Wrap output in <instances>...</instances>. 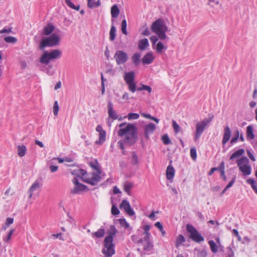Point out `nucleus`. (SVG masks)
Segmentation results:
<instances>
[{"label":"nucleus","mask_w":257,"mask_h":257,"mask_svg":"<svg viewBox=\"0 0 257 257\" xmlns=\"http://www.w3.org/2000/svg\"><path fill=\"white\" fill-rule=\"evenodd\" d=\"M119 137L124 136L123 140L118 141L117 144L121 150L124 149V145L133 146L138 140V132L136 125L133 123H128L126 127L119 129L117 132Z\"/></svg>","instance_id":"1"},{"label":"nucleus","mask_w":257,"mask_h":257,"mask_svg":"<svg viewBox=\"0 0 257 257\" xmlns=\"http://www.w3.org/2000/svg\"><path fill=\"white\" fill-rule=\"evenodd\" d=\"M106 233L107 235L103 240L102 252L105 257H111L115 253V244L113 241L117 230L114 225H111Z\"/></svg>","instance_id":"2"},{"label":"nucleus","mask_w":257,"mask_h":257,"mask_svg":"<svg viewBox=\"0 0 257 257\" xmlns=\"http://www.w3.org/2000/svg\"><path fill=\"white\" fill-rule=\"evenodd\" d=\"M151 30L158 35L160 40H164L167 38L166 33L168 31V27L162 19H159L152 23Z\"/></svg>","instance_id":"3"},{"label":"nucleus","mask_w":257,"mask_h":257,"mask_svg":"<svg viewBox=\"0 0 257 257\" xmlns=\"http://www.w3.org/2000/svg\"><path fill=\"white\" fill-rule=\"evenodd\" d=\"M60 37L56 33L51 34L50 36L43 38L40 43V49L43 50L46 47H53L59 44Z\"/></svg>","instance_id":"4"},{"label":"nucleus","mask_w":257,"mask_h":257,"mask_svg":"<svg viewBox=\"0 0 257 257\" xmlns=\"http://www.w3.org/2000/svg\"><path fill=\"white\" fill-rule=\"evenodd\" d=\"M62 52L59 49H54L50 52L45 51L40 58V62L47 65L51 60L60 58Z\"/></svg>","instance_id":"5"},{"label":"nucleus","mask_w":257,"mask_h":257,"mask_svg":"<svg viewBox=\"0 0 257 257\" xmlns=\"http://www.w3.org/2000/svg\"><path fill=\"white\" fill-rule=\"evenodd\" d=\"M186 230L190 234L189 236V238L194 241L199 243L204 241V237L192 225L187 224L186 225Z\"/></svg>","instance_id":"6"},{"label":"nucleus","mask_w":257,"mask_h":257,"mask_svg":"<svg viewBox=\"0 0 257 257\" xmlns=\"http://www.w3.org/2000/svg\"><path fill=\"white\" fill-rule=\"evenodd\" d=\"M137 243L142 245L143 250L146 252L151 251L154 248L153 242L150 240V237H148V234L138 240Z\"/></svg>","instance_id":"7"},{"label":"nucleus","mask_w":257,"mask_h":257,"mask_svg":"<svg viewBox=\"0 0 257 257\" xmlns=\"http://www.w3.org/2000/svg\"><path fill=\"white\" fill-rule=\"evenodd\" d=\"M114 58L116 61L117 65L124 64L126 63L128 59V55L126 53L121 50H118L116 51Z\"/></svg>","instance_id":"8"},{"label":"nucleus","mask_w":257,"mask_h":257,"mask_svg":"<svg viewBox=\"0 0 257 257\" xmlns=\"http://www.w3.org/2000/svg\"><path fill=\"white\" fill-rule=\"evenodd\" d=\"M72 182L75 185L74 188L71 191V193L72 194H77L80 191L85 190L87 188L86 185L79 183L78 179L76 178H74L72 180Z\"/></svg>","instance_id":"9"},{"label":"nucleus","mask_w":257,"mask_h":257,"mask_svg":"<svg viewBox=\"0 0 257 257\" xmlns=\"http://www.w3.org/2000/svg\"><path fill=\"white\" fill-rule=\"evenodd\" d=\"M120 208H123L129 216H132L135 215V213L131 207L129 202L126 200H123L120 204Z\"/></svg>","instance_id":"10"},{"label":"nucleus","mask_w":257,"mask_h":257,"mask_svg":"<svg viewBox=\"0 0 257 257\" xmlns=\"http://www.w3.org/2000/svg\"><path fill=\"white\" fill-rule=\"evenodd\" d=\"M96 131L99 133V140L96 141L95 143L98 145H101L106 140V133L100 125L97 126Z\"/></svg>","instance_id":"11"},{"label":"nucleus","mask_w":257,"mask_h":257,"mask_svg":"<svg viewBox=\"0 0 257 257\" xmlns=\"http://www.w3.org/2000/svg\"><path fill=\"white\" fill-rule=\"evenodd\" d=\"M156 125L152 122L147 124L144 128V137L146 140L149 139L150 135L152 134L156 130Z\"/></svg>","instance_id":"12"},{"label":"nucleus","mask_w":257,"mask_h":257,"mask_svg":"<svg viewBox=\"0 0 257 257\" xmlns=\"http://www.w3.org/2000/svg\"><path fill=\"white\" fill-rule=\"evenodd\" d=\"M100 175L98 173H93L92 177L91 178L84 180V181L92 185H95L101 179Z\"/></svg>","instance_id":"13"},{"label":"nucleus","mask_w":257,"mask_h":257,"mask_svg":"<svg viewBox=\"0 0 257 257\" xmlns=\"http://www.w3.org/2000/svg\"><path fill=\"white\" fill-rule=\"evenodd\" d=\"M107 108L108 117L113 120L117 119L118 118V116L116 112L113 110V104L111 101H108Z\"/></svg>","instance_id":"14"},{"label":"nucleus","mask_w":257,"mask_h":257,"mask_svg":"<svg viewBox=\"0 0 257 257\" xmlns=\"http://www.w3.org/2000/svg\"><path fill=\"white\" fill-rule=\"evenodd\" d=\"M205 127L201 124L200 122H198L196 124V132L194 136V141H196L200 137L201 135L204 132Z\"/></svg>","instance_id":"15"},{"label":"nucleus","mask_w":257,"mask_h":257,"mask_svg":"<svg viewBox=\"0 0 257 257\" xmlns=\"http://www.w3.org/2000/svg\"><path fill=\"white\" fill-rule=\"evenodd\" d=\"M154 60L153 53L151 52H147L142 59V62L143 64H150Z\"/></svg>","instance_id":"16"},{"label":"nucleus","mask_w":257,"mask_h":257,"mask_svg":"<svg viewBox=\"0 0 257 257\" xmlns=\"http://www.w3.org/2000/svg\"><path fill=\"white\" fill-rule=\"evenodd\" d=\"M231 130L228 126H226L224 128V133L222 139V144L225 145L230 139Z\"/></svg>","instance_id":"17"},{"label":"nucleus","mask_w":257,"mask_h":257,"mask_svg":"<svg viewBox=\"0 0 257 257\" xmlns=\"http://www.w3.org/2000/svg\"><path fill=\"white\" fill-rule=\"evenodd\" d=\"M172 161L170 162V165L167 167L166 170V178L168 180H172L174 177L175 170L173 167L171 165Z\"/></svg>","instance_id":"18"},{"label":"nucleus","mask_w":257,"mask_h":257,"mask_svg":"<svg viewBox=\"0 0 257 257\" xmlns=\"http://www.w3.org/2000/svg\"><path fill=\"white\" fill-rule=\"evenodd\" d=\"M26 55H29L28 56H25L23 59L20 60V65L22 69H26L27 67V63L31 61L32 55L31 54H28L26 53Z\"/></svg>","instance_id":"19"},{"label":"nucleus","mask_w":257,"mask_h":257,"mask_svg":"<svg viewBox=\"0 0 257 257\" xmlns=\"http://www.w3.org/2000/svg\"><path fill=\"white\" fill-rule=\"evenodd\" d=\"M105 231L103 226H101L99 229H98L96 232H92L91 236L92 237L97 238H102L105 235Z\"/></svg>","instance_id":"20"},{"label":"nucleus","mask_w":257,"mask_h":257,"mask_svg":"<svg viewBox=\"0 0 257 257\" xmlns=\"http://www.w3.org/2000/svg\"><path fill=\"white\" fill-rule=\"evenodd\" d=\"M135 72L134 71H130L125 72L124 75V80L126 83H130L135 80Z\"/></svg>","instance_id":"21"},{"label":"nucleus","mask_w":257,"mask_h":257,"mask_svg":"<svg viewBox=\"0 0 257 257\" xmlns=\"http://www.w3.org/2000/svg\"><path fill=\"white\" fill-rule=\"evenodd\" d=\"M239 169L244 176L249 175L251 173V168L249 165L240 166Z\"/></svg>","instance_id":"22"},{"label":"nucleus","mask_w":257,"mask_h":257,"mask_svg":"<svg viewBox=\"0 0 257 257\" xmlns=\"http://www.w3.org/2000/svg\"><path fill=\"white\" fill-rule=\"evenodd\" d=\"M149 46V43L148 39L146 38L140 40L138 44L139 48L141 51L145 50L146 48Z\"/></svg>","instance_id":"23"},{"label":"nucleus","mask_w":257,"mask_h":257,"mask_svg":"<svg viewBox=\"0 0 257 257\" xmlns=\"http://www.w3.org/2000/svg\"><path fill=\"white\" fill-rule=\"evenodd\" d=\"M89 166L94 170H95L97 173L98 174H101L100 167L96 160H95L94 161L89 162Z\"/></svg>","instance_id":"24"},{"label":"nucleus","mask_w":257,"mask_h":257,"mask_svg":"<svg viewBox=\"0 0 257 257\" xmlns=\"http://www.w3.org/2000/svg\"><path fill=\"white\" fill-rule=\"evenodd\" d=\"M246 137L248 139L251 140L254 138V135L252 125H248L246 127Z\"/></svg>","instance_id":"25"},{"label":"nucleus","mask_w":257,"mask_h":257,"mask_svg":"<svg viewBox=\"0 0 257 257\" xmlns=\"http://www.w3.org/2000/svg\"><path fill=\"white\" fill-rule=\"evenodd\" d=\"M249 160L246 157H243L239 159L236 160V163L239 167L243 165H247L249 163Z\"/></svg>","instance_id":"26"},{"label":"nucleus","mask_w":257,"mask_h":257,"mask_svg":"<svg viewBox=\"0 0 257 257\" xmlns=\"http://www.w3.org/2000/svg\"><path fill=\"white\" fill-rule=\"evenodd\" d=\"M244 154V150L243 149H239L234 152L230 157V160H233Z\"/></svg>","instance_id":"27"},{"label":"nucleus","mask_w":257,"mask_h":257,"mask_svg":"<svg viewBox=\"0 0 257 257\" xmlns=\"http://www.w3.org/2000/svg\"><path fill=\"white\" fill-rule=\"evenodd\" d=\"M141 54L139 53H135L132 57V61L135 66H138L140 63Z\"/></svg>","instance_id":"28"},{"label":"nucleus","mask_w":257,"mask_h":257,"mask_svg":"<svg viewBox=\"0 0 257 257\" xmlns=\"http://www.w3.org/2000/svg\"><path fill=\"white\" fill-rule=\"evenodd\" d=\"M26 151L27 148L25 145L19 146L18 147V155L20 157L24 156Z\"/></svg>","instance_id":"29"},{"label":"nucleus","mask_w":257,"mask_h":257,"mask_svg":"<svg viewBox=\"0 0 257 257\" xmlns=\"http://www.w3.org/2000/svg\"><path fill=\"white\" fill-rule=\"evenodd\" d=\"M119 13V10L116 5H113L111 8V15L113 18L117 17Z\"/></svg>","instance_id":"30"},{"label":"nucleus","mask_w":257,"mask_h":257,"mask_svg":"<svg viewBox=\"0 0 257 257\" xmlns=\"http://www.w3.org/2000/svg\"><path fill=\"white\" fill-rule=\"evenodd\" d=\"M54 31V26L52 24H48L44 29V33L46 35H50Z\"/></svg>","instance_id":"31"},{"label":"nucleus","mask_w":257,"mask_h":257,"mask_svg":"<svg viewBox=\"0 0 257 257\" xmlns=\"http://www.w3.org/2000/svg\"><path fill=\"white\" fill-rule=\"evenodd\" d=\"M116 37V28L115 27L112 25L109 32V40L111 41L114 40Z\"/></svg>","instance_id":"32"},{"label":"nucleus","mask_w":257,"mask_h":257,"mask_svg":"<svg viewBox=\"0 0 257 257\" xmlns=\"http://www.w3.org/2000/svg\"><path fill=\"white\" fill-rule=\"evenodd\" d=\"M246 182L247 184L251 185L252 189L253 190L255 193L257 194V185L254 179L251 178L248 179L246 180Z\"/></svg>","instance_id":"33"},{"label":"nucleus","mask_w":257,"mask_h":257,"mask_svg":"<svg viewBox=\"0 0 257 257\" xmlns=\"http://www.w3.org/2000/svg\"><path fill=\"white\" fill-rule=\"evenodd\" d=\"M208 243L210 245L211 251L215 253L218 251V246L213 240H209Z\"/></svg>","instance_id":"34"},{"label":"nucleus","mask_w":257,"mask_h":257,"mask_svg":"<svg viewBox=\"0 0 257 257\" xmlns=\"http://www.w3.org/2000/svg\"><path fill=\"white\" fill-rule=\"evenodd\" d=\"M213 115L209 114L208 118L204 119L200 123L206 127V125L213 120Z\"/></svg>","instance_id":"35"},{"label":"nucleus","mask_w":257,"mask_h":257,"mask_svg":"<svg viewBox=\"0 0 257 257\" xmlns=\"http://www.w3.org/2000/svg\"><path fill=\"white\" fill-rule=\"evenodd\" d=\"M167 47H165L161 42H159L156 45V50L158 53H161L163 50H166Z\"/></svg>","instance_id":"36"},{"label":"nucleus","mask_w":257,"mask_h":257,"mask_svg":"<svg viewBox=\"0 0 257 257\" xmlns=\"http://www.w3.org/2000/svg\"><path fill=\"white\" fill-rule=\"evenodd\" d=\"M185 241V239L184 237L180 234L177 237L176 240V245L177 247H178L179 246H180L182 243L184 242Z\"/></svg>","instance_id":"37"},{"label":"nucleus","mask_w":257,"mask_h":257,"mask_svg":"<svg viewBox=\"0 0 257 257\" xmlns=\"http://www.w3.org/2000/svg\"><path fill=\"white\" fill-rule=\"evenodd\" d=\"M132 164L134 165H137L139 163L138 156L136 152H132Z\"/></svg>","instance_id":"38"},{"label":"nucleus","mask_w":257,"mask_h":257,"mask_svg":"<svg viewBox=\"0 0 257 257\" xmlns=\"http://www.w3.org/2000/svg\"><path fill=\"white\" fill-rule=\"evenodd\" d=\"M5 41L9 43L14 44L17 42V39L13 36H8L4 38Z\"/></svg>","instance_id":"39"},{"label":"nucleus","mask_w":257,"mask_h":257,"mask_svg":"<svg viewBox=\"0 0 257 257\" xmlns=\"http://www.w3.org/2000/svg\"><path fill=\"white\" fill-rule=\"evenodd\" d=\"M126 26H127L126 21L125 20V19H123L121 22V29L122 33L125 35H126L127 34V32L126 31Z\"/></svg>","instance_id":"40"},{"label":"nucleus","mask_w":257,"mask_h":257,"mask_svg":"<svg viewBox=\"0 0 257 257\" xmlns=\"http://www.w3.org/2000/svg\"><path fill=\"white\" fill-rule=\"evenodd\" d=\"M239 137V132L238 130L235 131L234 134L230 141V143L234 144L236 143Z\"/></svg>","instance_id":"41"},{"label":"nucleus","mask_w":257,"mask_h":257,"mask_svg":"<svg viewBox=\"0 0 257 257\" xmlns=\"http://www.w3.org/2000/svg\"><path fill=\"white\" fill-rule=\"evenodd\" d=\"M111 203L112 204L111 209L112 214H113V215H118L119 213V209L116 207V206L113 203L112 200H111Z\"/></svg>","instance_id":"42"},{"label":"nucleus","mask_w":257,"mask_h":257,"mask_svg":"<svg viewBox=\"0 0 257 257\" xmlns=\"http://www.w3.org/2000/svg\"><path fill=\"white\" fill-rule=\"evenodd\" d=\"M128 87V89L130 91L134 93L136 91L137 87L135 81L130 82V83H127Z\"/></svg>","instance_id":"43"},{"label":"nucleus","mask_w":257,"mask_h":257,"mask_svg":"<svg viewBox=\"0 0 257 257\" xmlns=\"http://www.w3.org/2000/svg\"><path fill=\"white\" fill-rule=\"evenodd\" d=\"M172 126L175 134H178L180 131V127L174 120H172Z\"/></svg>","instance_id":"44"},{"label":"nucleus","mask_w":257,"mask_h":257,"mask_svg":"<svg viewBox=\"0 0 257 257\" xmlns=\"http://www.w3.org/2000/svg\"><path fill=\"white\" fill-rule=\"evenodd\" d=\"M75 171L76 175L79 177H84L87 174V172L83 169H78Z\"/></svg>","instance_id":"45"},{"label":"nucleus","mask_w":257,"mask_h":257,"mask_svg":"<svg viewBox=\"0 0 257 257\" xmlns=\"http://www.w3.org/2000/svg\"><path fill=\"white\" fill-rule=\"evenodd\" d=\"M162 140L164 145H169L171 143V141L170 140V138H169V136L167 134L164 135L162 137Z\"/></svg>","instance_id":"46"},{"label":"nucleus","mask_w":257,"mask_h":257,"mask_svg":"<svg viewBox=\"0 0 257 257\" xmlns=\"http://www.w3.org/2000/svg\"><path fill=\"white\" fill-rule=\"evenodd\" d=\"M155 226L157 227L159 230L161 232L163 235H164L165 234V231L164 230L163 227L161 223L159 221H158L155 223Z\"/></svg>","instance_id":"47"},{"label":"nucleus","mask_w":257,"mask_h":257,"mask_svg":"<svg viewBox=\"0 0 257 257\" xmlns=\"http://www.w3.org/2000/svg\"><path fill=\"white\" fill-rule=\"evenodd\" d=\"M59 107L57 101H55L53 105V114L56 116L58 115Z\"/></svg>","instance_id":"48"},{"label":"nucleus","mask_w":257,"mask_h":257,"mask_svg":"<svg viewBox=\"0 0 257 257\" xmlns=\"http://www.w3.org/2000/svg\"><path fill=\"white\" fill-rule=\"evenodd\" d=\"M140 117V115L137 113H130L128 114V119L129 120L131 119H138Z\"/></svg>","instance_id":"49"},{"label":"nucleus","mask_w":257,"mask_h":257,"mask_svg":"<svg viewBox=\"0 0 257 257\" xmlns=\"http://www.w3.org/2000/svg\"><path fill=\"white\" fill-rule=\"evenodd\" d=\"M190 156L194 160H196L197 158L196 149L195 148H192L190 149Z\"/></svg>","instance_id":"50"},{"label":"nucleus","mask_w":257,"mask_h":257,"mask_svg":"<svg viewBox=\"0 0 257 257\" xmlns=\"http://www.w3.org/2000/svg\"><path fill=\"white\" fill-rule=\"evenodd\" d=\"M119 224L122 226L124 227L125 228H127L129 226L128 223L126 221L124 218H120L119 220Z\"/></svg>","instance_id":"51"},{"label":"nucleus","mask_w":257,"mask_h":257,"mask_svg":"<svg viewBox=\"0 0 257 257\" xmlns=\"http://www.w3.org/2000/svg\"><path fill=\"white\" fill-rule=\"evenodd\" d=\"M133 187V184L130 182H126L124 185V190L127 193L130 191Z\"/></svg>","instance_id":"52"},{"label":"nucleus","mask_w":257,"mask_h":257,"mask_svg":"<svg viewBox=\"0 0 257 257\" xmlns=\"http://www.w3.org/2000/svg\"><path fill=\"white\" fill-rule=\"evenodd\" d=\"M143 115L144 117H146L147 118H149L150 119H152V120L155 121L157 123H159V119H158L157 118H156V117H155L154 116H151V114H145V113H144V114H143Z\"/></svg>","instance_id":"53"},{"label":"nucleus","mask_w":257,"mask_h":257,"mask_svg":"<svg viewBox=\"0 0 257 257\" xmlns=\"http://www.w3.org/2000/svg\"><path fill=\"white\" fill-rule=\"evenodd\" d=\"M143 229L144 230L145 236H147L148 234V237H150L151 234L149 232V230L150 229V225H144L143 227Z\"/></svg>","instance_id":"54"},{"label":"nucleus","mask_w":257,"mask_h":257,"mask_svg":"<svg viewBox=\"0 0 257 257\" xmlns=\"http://www.w3.org/2000/svg\"><path fill=\"white\" fill-rule=\"evenodd\" d=\"M41 186H42V184H41L38 181L36 180L33 183V192L37 189H39V191H40V188L41 187Z\"/></svg>","instance_id":"55"},{"label":"nucleus","mask_w":257,"mask_h":257,"mask_svg":"<svg viewBox=\"0 0 257 257\" xmlns=\"http://www.w3.org/2000/svg\"><path fill=\"white\" fill-rule=\"evenodd\" d=\"M217 170H218L220 171V172H224V162H221L218 167H216Z\"/></svg>","instance_id":"56"},{"label":"nucleus","mask_w":257,"mask_h":257,"mask_svg":"<svg viewBox=\"0 0 257 257\" xmlns=\"http://www.w3.org/2000/svg\"><path fill=\"white\" fill-rule=\"evenodd\" d=\"M95 1L94 0H87V5L89 8L93 9L95 8Z\"/></svg>","instance_id":"57"},{"label":"nucleus","mask_w":257,"mask_h":257,"mask_svg":"<svg viewBox=\"0 0 257 257\" xmlns=\"http://www.w3.org/2000/svg\"><path fill=\"white\" fill-rule=\"evenodd\" d=\"M14 222V218L11 217H8L6 219V221L5 222L6 225L7 226H9L10 225L12 224Z\"/></svg>","instance_id":"58"},{"label":"nucleus","mask_w":257,"mask_h":257,"mask_svg":"<svg viewBox=\"0 0 257 257\" xmlns=\"http://www.w3.org/2000/svg\"><path fill=\"white\" fill-rule=\"evenodd\" d=\"M49 169L50 170L51 172L54 173L58 170V167L57 166L50 165L49 166Z\"/></svg>","instance_id":"59"},{"label":"nucleus","mask_w":257,"mask_h":257,"mask_svg":"<svg viewBox=\"0 0 257 257\" xmlns=\"http://www.w3.org/2000/svg\"><path fill=\"white\" fill-rule=\"evenodd\" d=\"M12 32V28H9V29H6L4 28L3 30L0 31V34H4V33H9Z\"/></svg>","instance_id":"60"},{"label":"nucleus","mask_w":257,"mask_h":257,"mask_svg":"<svg viewBox=\"0 0 257 257\" xmlns=\"http://www.w3.org/2000/svg\"><path fill=\"white\" fill-rule=\"evenodd\" d=\"M227 249H228L227 253V257H233L234 255L233 251L230 247H227Z\"/></svg>","instance_id":"61"},{"label":"nucleus","mask_w":257,"mask_h":257,"mask_svg":"<svg viewBox=\"0 0 257 257\" xmlns=\"http://www.w3.org/2000/svg\"><path fill=\"white\" fill-rule=\"evenodd\" d=\"M65 3L70 8H75V5L71 2V0H65Z\"/></svg>","instance_id":"62"},{"label":"nucleus","mask_w":257,"mask_h":257,"mask_svg":"<svg viewBox=\"0 0 257 257\" xmlns=\"http://www.w3.org/2000/svg\"><path fill=\"white\" fill-rule=\"evenodd\" d=\"M150 40L152 42L153 44H155L158 40V38L156 36H153L150 38Z\"/></svg>","instance_id":"63"},{"label":"nucleus","mask_w":257,"mask_h":257,"mask_svg":"<svg viewBox=\"0 0 257 257\" xmlns=\"http://www.w3.org/2000/svg\"><path fill=\"white\" fill-rule=\"evenodd\" d=\"M247 154L248 157L250 159V160L252 161H255V159L253 154L248 150L247 151Z\"/></svg>","instance_id":"64"}]
</instances>
